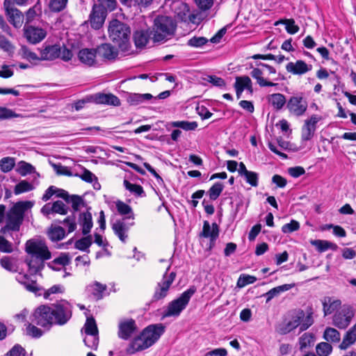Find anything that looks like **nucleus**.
<instances>
[{
	"mask_svg": "<svg viewBox=\"0 0 356 356\" xmlns=\"http://www.w3.org/2000/svg\"><path fill=\"white\" fill-rule=\"evenodd\" d=\"M313 314L314 309L312 306H308L305 311L301 309H295L291 312L290 318L278 324L275 330L278 334L284 335L299 327L300 332H303L314 324Z\"/></svg>",
	"mask_w": 356,
	"mask_h": 356,
	"instance_id": "1",
	"label": "nucleus"
},
{
	"mask_svg": "<svg viewBox=\"0 0 356 356\" xmlns=\"http://www.w3.org/2000/svg\"><path fill=\"white\" fill-rule=\"evenodd\" d=\"M108 37L122 51H128L131 47L129 26L118 19H113L108 27Z\"/></svg>",
	"mask_w": 356,
	"mask_h": 356,
	"instance_id": "2",
	"label": "nucleus"
},
{
	"mask_svg": "<svg viewBox=\"0 0 356 356\" xmlns=\"http://www.w3.org/2000/svg\"><path fill=\"white\" fill-rule=\"evenodd\" d=\"M176 24L171 17L157 16L152 26V40L154 42H165L174 36Z\"/></svg>",
	"mask_w": 356,
	"mask_h": 356,
	"instance_id": "3",
	"label": "nucleus"
},
{
	"mask_svg": "<svg viewBox=\"0 0 356 356\" xmlns=\"http://www.w3.org/2000/svg\"><path fill=\"white\" fill-rule=\"evenodd\" d=\"M40 51V58L41 60H54L60 58L64 61H69L73 57L72 51L65 45L60 44H44Z\"/></svg>",
	"mask_w": 356,
	"mask_h": 356,
	"instance_id": "4",
	"label": "nucleus"
},
{
	"mask_svg": "<svg viewBox=\"0 0 356 356\" xmlns=\"http://www.w3.org/2000/svg\"><path fill=\"white\" fill-rule=\"evenodd\" d=\"M29 201L18 202L6 213V223L11 227L12 232H19L23 223L24 212L32 207Z\"/></svg>",
	"mask_w": 356,
	"mask_h": 356,
	"instance_id": "5",
	"label": "nucleus"
},
{
	"mask_svg": "<svg viewBox=\"0 0 356 356\" xmlns=\"http://www.w3.org/2000/svg\"><path fill=\"white\" fill-rule=\"evenodd\" d=\"M195 291V287L191 286L183 292L178 298L169 302L167 309L163 313V317L179 316L181 312L186 307L190 299Z\"/></svg>",
	"mask_w": 356,
	"mask_h": 356,
	"instance_id": "6",
	"label": "nucleus"
},
{
	"mask_svg": "<svg viewBox=\"0 0 356 356\" xmlns=\"http://www.w3.org/2000/svg\"><path fill=\"white\" fill-rule=\"evenodd\" d=\"M51 307L54 324L63 325L72 318V307L68 302L61 300Z\"/></svg>",
	"mask_w": 356,
	"mask_h": 356,
	"instance_id": "7",
	"label": "nucleus"
},
{
	"mask_svg": "<svg viewBox=\"0 0 356 356\" xmlns=\"http://www.w3.org/2000/svg\"><path fill=\"white\" fill-rule=\"evenodd\" d=\"M25 251L31 257L48 260L51 257V254L46 243L42 241L30 239L26 241Z\"/></svg>",
	"mask_w": 356,
	"mask_h": 356,
	"instance_id": "8",
	"label": "nucleus"
},
{
	"mask_svg": "<svg viewBox=\"0 0 356 356\" xmlns=\"http://www.w3.org/2000/svg\"><path fill=\"white\" fill-rule=\"evenodd\" d=\"M355 312L349 305H343V307L335 312L332 317V325L341 330H345L350 324Z\"/></svg>",
	"mask_w": 356,
	"mask_h": 356,
	"instance_id": "9",
	"label": "nucleus"
},
{
	"mask_svg": "<svg viewBox=\"0 0 356 356\" xmlns=\"http://www.w3.org/2000/svg\"><path fill=\"white\" fill-rule=\"evenodd\" d=\"M52 314L51 307L40 305L34 311L32 322L39 326L49 328L54 325Z\"/></svg>",
	"mask_w": 356,
	"mask_h": 356,
	"instance_id": "10",
	"label": "nucleus"
},
{
	"mask_svg": "<svg viewBox=\"0 0 356 356\" xmlns=\"http://www.w3.org/2000/svg\"><path fill=\"white\" fill-rule=\"evenodd\" d=\"M170 268V266L168 267V271ZM176 277V273L175 272H171L169 275H167V272L163 276V278L161 282H158L155 291L153 295V300L154 301H157L164 298L167 294L168 291L174 282Z\"/></svg>",
	"mask_w": 356,
	"mask_h": 356,
	"instance_id": "11",
	"label": "nucleus"
},
{
	"mask_svg": "<svg viewBox=\"0 0 356 356\" xmlns=\"http://www.w3.org/2000/svg\"><path fill=\"white\" fill-rule=\"evenodd\" d=\"M307 99L302 93L291 97L286 103V107L290 113L296 116L302 115L307 111Z\"/></svg>",
	"mask_w": 356,
	"mask_h": 356,
	"instance_id": "12",
	"label": "nucleus"
},
{
	"mask_svg": "<svg viewBox=\"0 0 356 356\" xmlns=\"http://www.w3.org/2000/svg\"><path fill=\"white\" fill-rule=\"evenodd\" d=\"M3 7L8 22L15 28H20L24 19L23 13L14 7L12 0H4Z\"/></svg>",
	"mask_w": 356,
	"mask_h": 356,
	"instance_id": "13",
	"label": "nucleus"
},
{
	"mask_svg": "<svg viewBox=\"0 0 356 356\" xmlns=\"http://www.w3.org/2000/svg\"><path fill=\"white\" fill-rule=\"evenodd\" d=\"M165 332V326L162 323L152 324L146 327L141 332L145 343L150 346L154 344Z\"/></svg>",
	"mask_w": 356,
	"mask_h": 356,
	"instance_id": "14",
	"label": "nucleus"
},
{
	"mask_svg": "<svg viewBox=\"0 0 356 356\" xmlns=\"http://www.w3.org/2000/svg\"><path fill=\"white\" fill-rule=\"evenodd\" d=\"M134 225V220L129 222L127 218H122L113 222L111 227L115 234L124 243L128 239V232Z\"/></svg>",
	"mask_w": 356,
	"mask_h": 356,
	"instance_id": "15",
	"label": "nucleus"
},
{
	"mask_svg": "<svg viewBox=\"0 0 356 356\" xmlns=\"http://www.w3.org/2000/svg\"><path fill=\"white\" fill-rule=\"evenodd\" d=\"M106 15L107 11L105 10L102 6H97V4H95L92 7L88 19L90 26L95 30H98L102 28L105 22Z\"/></svg>",
	"mask_w": 356,
	"mask_h": 356,
	"instance_id": "16",
	"label": "nucleus"
},
{
	"mask_svg": "<svg viewBox=\"0 0 356 356\" xmlns=\"http://www.w3.org/2000/svg\"><path fill=\"white\" fill-rule=\"evenodd\" d=\"M138 330L136 321L132 318L120 321L118 325V337L124 340L129 339Z\"/></svg>",
	"mask_w": 356,
	"mask_h": 356,
	"instance_id": "17",
	"label": "nucleus"
},
{
	"mask_svg": "<svg viewBox=\"0 0 356 356\" xmlns=\"http://www.w3.org/2000/svg\"><path fill=\"white\" fill-rule=\"evenodd\" d=\"M24 35L29 43L35 44L46 37L47 31L42 28L26 25L24 27Z\"/></svg>",
	"mask_w": 356,
	"mask_h": 356,
	"instance_id": "18",
	"label": "nucleus"
},
{
	"mask_svg": "<svg viewBox=\"0 0 356 356\" xmlns=\"http://www.w3.org/2000/svg\"><path fill=\"white\" fill-rule=\"evenodd\" d=\"M219 232V226L216 222H213L211 225L207 220H205L203 223L202 231L200 233V236L209 238L210 240L209 248H212L215 245L216 239L218 238Z\"/></svg>",
	"mask_w": 356,
	"mask_h": 356,
	"instance_id": "19",
	"label": "nucleus"
},
{
	"mask_svg": "<svg viewBox=\"0 0 356 356\" xmlns=\"http://www.w3.org/2000/svg\"><path fill=\"white\" fill-rule=\"evenodd\" d=\"M97 52L96 49L83 48L79 50L78 58L79 61L88 66H93L97 64Z\"/></svg>",
	"mask_w": 356,
	"mask_h": 356,
	"instance_id": "20",
	"label": "nucleus"
},
{
	"mask_svg": "<svg viewBox=\"0 0 356 356\" xmlns=\"http://www.w3.org/2000/svg\"><path fill=\"white\" fill-rule=\"evenodd\" d=\"M97 56L104 60H113L118 56V50L109 43H104L96 48Z\"/></svg>",
	"mask_w": 356,
	"mask_h": 356,
	"instance_id": "21",
	"label": "nucleus"
},
{
	"mask_svg": "<svg viewBox=\"0 0 356 356\" xmlns=\"http://www.w3.org/2000/svg\"><path fill=\"white\" fill-rule=\"evenodd\" d=\"M92 102L99 104H108L112 106H120V99L113 94L96 93L91 97Z\"/></svg>",
	"mask_w": 356,
	"mask_h": 356,
	"instance_id": "22",
	"label": "nucleus"
},
{
	"mask_svg": "<svg viewBox=\"0 0 356 356\" xmlns=\"http://www.w3.org/2000/svg\"><path fill=\"white\" fill-rule=\"evenodd\" d=\"M312 68V65H307L302 60H298L296 63L290 62L286 65L287 72L298 75L304 74L309 72Z\"/></svg>",
	"mask_w": 356,
	"mask_h": 356,
	"instance_id": "23",
	"label": "nucleus"
},
{
	"mask_svg": "<svg viewBox=\"0 0 356 356\" xmlns=\"http://www.w3.org/2000/svg\"><path fill=\"white\" fill-rule=\"evenodd\" d=\"M149 347L150 346L148 343H145V340L140 333L131 341L126 351L128 355H133L136 352L145 350Z\"/></svg>",
	"mask_w": 356,
	"mask_h": 356,
	"instance_id": "24",
	"label": "nucleus"
},
{
	"mask_svg": "<svg viewBox=\"0 0 356 356\" xmlns=\"http://www.w3.org/2000/svg\"><path fill=\"white\" fill-rule=\"evenodd\" d=\"M152 32L149 29L144 31H136L134 33V41L137 48H143L149 42V40H152Z\"/></svg>",
	"mask_w": 356,
	"mask_h": 356,
	"instance_id": "25",
	"label": "nucleus"
},
{
	"mask_svg": "<svg viewBox=\"0 0 356 356\" xmlns=\"http://www.w3.org/2000/svg\"><path fill=\"white\" fill-rule=\"evenodd\" d=\"M324 316H326L332 314L341 306V301L339 299H333L331 297H325L322 301Z\"/></svg>",
	"mask_w": 356,
	"mask_h": 356,
	"instance_id": "26",
	"label": "nucleus"
},
{
	"mask_svg": "<svg viewBox=\"0 0 356 356\" xmlns=\"http://www.w3.org/2000/svg\"><path fill=\"white\" fill-rule=\"evenodd\" d=\"M356 342V323L351 327L344 334L343 340L339 345L341 350H346Z\"/></svg>",
	"mask_w": 356,
	"mask_h": 356,
	"instance_id": "27",
	"label": "nucleus"
},
{
	"mask_svg": "<svg viewBox=\"0 0 356 356\" xmlns=\"http://www.w3.org/2000/svg\"><path fill=\"white\" fill-rule=\"evenodd\" d=\"M45 259L31 257L26 259V263L29 266V272L31 275H35L40 272L44 267Z\"/></svg>",
	"mask_w": 356,
	"mask_h": 356,
	"instance_id": "28",
	"label": "nucleus"
},
{
	"mask_svg": "<svg viewBox=\"0 0 356 356\" xmlns=\"http://www.w3.org/2000/svg\"><path fill=\"white\" fill-rule=\"evenodd\" d=\"M65 195L64 197H62L66 203L71 204L74 211H78L80 210L81 207H84L85 202L82 197L78 195H70L67 191H65Z\"/></svg>",
	"mask_w": 356,
	"mask_h": 356,
	"instance_id": "29",
	"label": "nucleus"
},
{
	"mask_svg": "<svg viewBox=\"0 0 356 356\" xmlns=\"http://www.w3.org/2000/svg\"><path fill=\"white\" fill-rule=\"evenodd\" d=\"M79 223L81 226L82 234L87 235L92 227V214L89 211L83 212L79 215Z\"/></svg>",
	"mask_w": 356,
	"mask_h": 356,
	"instance_id": "30",
	"label": "nucleus"
},
{
	"mask_svg": "<svg viewBox=\"0 0 356 356\" xmlns=\"http://www.w3.org/2000/svg\"><path fill=\"white\" fill-rule=\"evenodd\" d=\"M115 206L119 214L122 216V218H127V220H134V213L131 207L121 200H118L115 202Z\"/></svg>",
	"mask_w": 356,
	"mask_h": 356,
	"instance_id": "31",
	"label": "nucleus"
},
{
	"mask_svg": "<svg viewBox=\"0 0 356 356\" xmlns=\"http://www.w3.org/2000/svg\"><path fill=\"white\" fill-rule=\"evenodd\" d=\"M153 98V96L149 93L138 94L130 93L127 98V102L131 106H137L145 101L149 100Z\"/></svg>",
	"mask_w": 356,
	"mask_h": 356,
	"instance_id": "32",
	"label": "nucleus"
},
{
	"mask_svg": "<svg viewBox=\"0 0 356 356\" xmlns=\"http://www.w3.org/2000/svg\"><path fill=\"white\" fill-rule=\"evenodd\" d=\"M315 341V335L311 332L304 333L298 339L300 350H304L313 346Z\"/></svg>",
	"mask_w": 356,
	"mask_h": 356,
	"instance_id": "33",
	"label": "nucleus"
},
{
	"mask_svg": "<svg viewBox=\"0 0 356 356\" xmlns=\"http://www.w3.org/2000/svg\"><path fill=\"white\" fill-rule=\"evenodd\" d=\"M47 235L51 241L56 242L64 238L65 231L60 226H51L47 231Z\"/></svg>",
	"mask_w": 356,
	"mask_h": 356,
	"instance_id": "34",
	"label": "nucleus"
},
{
	"mask_svg": "<svg viewBox=\"0 0 356 356\" xmlns=\"http://www.w3.org/2000/svg\"><path fill=\"white\" fill-rule=\"evenodd\" d=\"M311 244L315 246L319 252H325L328 249L336 250L338 248V246L336 243L328 241L313 240L311 241Z\"/></svg>",
	"mask_w": 356,
	"mask_h": 356,
	"instance_id": "35",
	"label": "nucleus"
},
{
	"mask_svg": "<svg viewBox=\"0 0 356 356\" xmlns=\"http://www.w3.org/2000/svg\"><path fill=\"white\" fill-rule=\"evenodd\" d=\"M291 284H283L275 288H273L263 296L266 297V302H270L274 297L279 296L282 292L289 291L293 287Z\"/></svg>",
	"mask_w": 356,
	"mask_h": 356,
	"instance_id": "36",
	"label": "nucleus"
},
{
	"mask_svg": "<svg viewBox=\"0 0 356 356\" xmlns=\"http://www.w3.org/2000/svg\"><path fill=\"white\" fill-rule=\"evenodd\" d=\"M323 339L329 343H339L341 340L340 332L335 328L327 327L323 332Z\"/></svg>",
	"mask_w": 356,
	"mask_h": 356,
	"instance_id": "37",
	"label": "nucleus"
},
{
	"mask_svg": "<svg viewBox=\"0 0 356 356\" xmlns=\"http://www.w3.org/2000/svg\"><path fill=\"white\" fill-rule=\"evenodd\" d=\"M250 75L252 78L257 80V83L261 86V87H266V86H275L277 85V83H274L270 81H268L263 77V72L259 68H254L251 72Z\"/></svg>",
	"mask_w": 356,
	"mask_h": 356,
	"instance_id": "38",
	"label": "nucleus"
},
{
	"mask_svg": "<svg viewBox=\"0 0 356 356\" xmlns=\"http://www.w3.org/2000/svg\"><path fill=\"white\" fill-rule=\"evenodd\" d=\"M269 102L277 110H280L286 103V98L281 93H275L270 95L268 97Z\"/></svg>",
	"mask_w": 356,
	"mask_h": 356,
	"instance_id": "39",
	"label": "nucleus"
},
{
	"mask_svg": "<svg viewBox=\"0 0 356 356\" xmlns=\"http://www.w3.org/2000/svg\"><path fill=\"white\" fill-rule=\"evenodd\" d=\"M54 195H56L58 197H64L65 195V190L58 188L54 186H49L45 193L43 195L42 200L44 202L49 200Z\"/></svg>",
	"mask_w": 356,
	"mask_h": 356,
	"instance_id": "40",
	"label": "nucleus"
},
{
	"mask_svg": "<svg viewBox=\"0 0 356 356\" xmlns=\"http://www.w3.org/2000/svg\"><path fill=\"white\" fill-rule=\"evenodd\" d=\"M123 184L129 192L140 197L145 195V191L140 185L131 184L127 179L124 180Z\"/></svg>",
	"mask_w": 356,
	"mask_h": 356,
	"instance_id": "41",
	"label": "nucleus"
},
{
	"mask_svg": "<svg viewBox=\"0 0 356 356\" xmlns=\"http://www.w3.org/2000/svg\"><path fill=\"white\" fill-rule=\"evenodd\" d=\"M171 125L173 127L181 128L185 131H193L197 127L196 122L188 121H175L171 122Z\"/></svg>",
	"mask_w": 356,
	"mask_h": 356,
	"instance_id": "42",
	"label": "nucleus"
},
{
	"mask_svg": "<svg viewBox=\"0 0 356 356\" xmlns=\"http://www.w3.org/2000/svg\"><path fill=\"white\" fill-rule=\"evenodd\" d=\"M42 13V8L40 3H35L32 8H29L26 13V22L29 23L32 22L35 16L40 15Z\"/></svg>",
	"mask_w": 356,
	"mask_h": 356,
	"instance_id": "43",
	"label": "nucleus"
},
{
	"mask_svg": "<svg viewBox=\"0 0 356 356\" xmlns=\"http://www.w3.org/2000/svg\"><path fill=\"white\" fill-rule=\"evenodd\" d=\"M68 0H49V9L54 13L63 10L67 4Z\"/></svg>",
	"mask_w": 356,
	"mask_h": 356,
	"instance_id": "44",
	"label": "nucleus"
},
{
	"mask_svg": "<svg viewBox=\"0 0 356 356\" xmlns=\"http://www.w3.org/2000/svg\"><path fill=\"white\" fill-rule=\"evenodd\" d=\"M224 188V185L220 182L215 183L209 190L208 193L211 200H216L220 195Z\"/></svg>",
	"mask_w": 356,
	"mask_h": 356,
	"instance_id": "45",
	"label": "nucleus"
},
{
	"mask_svg": "<svg viewBox=\"0 0 356 356\" xmlns=\"http://www.w3.org/2000/svg\"><path fill=\"white\" fill-rule=\"evenodd\" d=\"M85 333L88 334H98V329L95 320L92 318H88L83 327Z\"/></svg>",
	"mask_w": 356,
	"mask_h": 356,
	"instance_id": "46",
	"label": "nucleus"
},
{
	"mask_svg": "<svg viewBox=\"0 0 356 356\" xmlns=\"http://www.w3.org/2000/svg\"><path fill=\"white\" fill-rule=\"evenodd\" d=\"M209 40L202 36H193L187 42V45L194 48H200L207 44Z\"/></svg>",
	"mask_w": 356,
	"mask_h": 356,
	"instance_id": "47",
	"label": "nucleus"
},
{
	"mask_svg": "<svg viewBox=\"0 0 356 356\" xmlns=\"http://www.w3.org/2000/svg\"><path fill=\"white\" fill-rule=\"evenodd\" d=\"M316 353L319 356H328L332 350V346L328 342H321L316 347Z\"/></svg>",
	"mask_w": 356,
	"mask_h": 356,
	"instance_id": "48",
	"label": "nucleus"
},
{
	"mask_svg": "<svg viewBox=\"0 0 356 356\" xmlns=\"http://www.w3.org/2000/svg\"><path fill=\"white\" fill-rule=\"evenodd\" d=\"M92 244L91 235L86 236L75 243V248L78 250L84 251L86 250Z\"/></svg>",
	"mask_w": 356,
	"mask_h": 356,
	"instance_id": "49",
	"label": "nucleus"
},
{
	"mask_svg": "<svg viewBox=\"0 0 356 356\" xmlns=\"http://www.w3.org/2000/svg\"><path fill=\"white\" fill-rule=\"evenodd\" d=\"M20 53L22 57L25 58L29 61L31 60H41L40 58V56H38L35 52L31 51L28 47L26 46H22L20 49Z\"/></svg>",
	"mask_w": 356,
	"mask_h": 356,
	"instance_id": "50",
	"label": "nucleus"
},
{
	"mask_svg": "<svg viewBox=\"0 0 356 356\" xmlns=\"http://www.w3.org/2000/svg\"><path fill=\"white\" fill-rule=\"evenodd\" d=\"M15 166V159L11 157H5L0 161V168L3 172H10Z\"/></svg>",
	"mask_w": 356,
	"mask_h": 356,
	"instance_id": "51",
	"label": "nucleus"
},
{
	"mask_svg": "<svg viewBox=\"0 0 356 356\" xmlns=\"http://www.w3.org/2000/svg\"><path fill=\"white\" fill-rule=\"evenodd\" d=\"M33 187L31 184L26 181H21L19 184H17L14 189V192L16 195L28 192L33 190Z\"/></svg>",
	"mask_w": 356,
	"mask_h": 356,
	"instance_id": "52",
	"label": "nucleus"
},
{
	"mask_svg": "<svg viewBox=\"0 0 356 356\" xmlns=\"http://www.w3.org/2000/svg\"><path fill=\"white\" fill-rule=\"evenodd\" d=\"M51 208L54 213H59L60 215H66L68 212L69 208L60 200H57L51 204Z\"/></svg>",
	"mask_w": 356,
	"mask_h": 356,
	"instance_id": "53",
	"label": "nucleus"
},
{
	"mask_svg": "<svg viewBox=\"0 0 356 356\" xmlns=\"http://www.w3.org/2000/svg\"><path fill=\"white\" fill-rule=\"evenodd\" d=\"M257 278L249 275H241L237 281V286L239 288L244 287L247 284H253L256 282Z\"/></svg>",
	"mask_w": 356,
	"mask_h": 356,
	"instance_id": "54",
	"label": "nucleus"
},
{
	"mask_svg": "<svg viewBox=\"0 0 356 356\" xmlns=\"http://www.w3.org/2000/svg\"><path fill=\"white\" fill-rule=\"evenodd\" d=\"M0 264L3 268L8 271L15 272L17 270V266L13 264L10 257H3L1 259Z\"/></svg>",
	"mask_w": 356,
	"mask_h": 356,
	"instance_id": "55",
	"label": "nucleus"
},
{
	"mask_svg": "<svg viewBox=\"0 0 356 356\" xmlns=\"http://www.w3.org/2000/svg\"><path fill=\"white\" fill-rule=\"evenodd\" d=\"M83 341L88 347L96 350L99 343L98 334H88Z\"/></svg>",
	"mask_w": 356,
	"mask_h": 356,
	"instance_id": "56",
	"label": "nucleus"
},
{
	"mask_svg": "<svg viewBox=\"0 0 356 356\" xmlns=\"http://www.w3.org/2000/svg\"><path fill=\"white\" fill-rule=\"evenodd\" d=\"M13 67H15V65H2L0 68V77L3 79H8L13 76L14 74V71L13 70Z\"/></svg>",
	"mask_w": 356,
	"mask_h": 356,
	"instance_id": "57",
	"label": "nucleus"
},
{
	"mask_svg": "<svg viewBox=\"0 0 356 356\" xmlns=\"http://www.w3.org/2000/svg\"><path fill=\"white\" fill-rule=\"evenodd\" d=\"M316 129L314 127H311L310 125H305L302 127V139L303 140H309L313 137Z\"/></svg>",
	"mask_w": 356,
	"mask_h": 356,
	"instance_id": "58",
	"label": "nucleus"
},
{
	"mask_svg": "<svg viewBox=\"0 0 356 356\" xmlns=\"http://www.w3.org/2000/svg\"><path fill=\"white\" fill-rule=\"evenodd\" d=\"M0 251L6 253H11L13 251V244L0 235Z\"/></svg>",
	"mask_w": 356,
	"mask_h": 356,
	"instance_id": "59",
	"label": "nucleus"
},
{
	"mask_svg": "<svg viewBox=\"0 0 356 356\" xmlns=\"http://www.w3.org/2000/svg\"><path fill=\"white\" fill-rule=\"evenodd\" d=\"M252 81L248 76H238L236 78L234 88H241L244 90Z\"/></svg>",
	"mask_w": 356,
	"mask_h": 356,
	"instance_id": "60",
	"label": "nucleus"
},
{
	"mask_svg": "<svg viewBox=\"0 0 356 356\" xmlns=\"http://www.w3.org/2000/svg\"><path fill=\"white\" fill-rule=\"evenodd\" d=\"M283 23L286 25V30L289 34H295L298 32L300 28L298 25H296L293 19H285Z\"/></svg>",
	"mask_w": 356,
	"mask_h": 356,
	"instance_id": "61",
	"label": "nucleus"
},
{
	"mask_svg": "<svg viewBox=\"0 0 356 356\" xmlns=\"http://www.w3.org/2000/svg\"><path fill=\"white\" fill-rule=\"evenodd\" d=\"M300 228V224L298 221L292 220L289 223L285 224L282 227V232L285 234L291 233Z\"/></svg>",
	"mask_w": 356,
	"mask_h": 356,
	"instance_id": "62",
	"label": "nucleus"
},
{
	"mask_svg": "<svg viewBox=\"0 0 356 356\" xmlns=\"http://www.w3.org/2000/svg\"><path fill=\"white\" fill-rule=\"evenodd\" d=\"M204 80L207 81V82L211 83L212 85L215 86H225V82L224 79L220 77H218L215 75H207V77L204 78Z\"/></svg>",
	"mask_w": 356,
	"mask_h": 356,
	"instance_id": "63",
	"label": "nucleus"
},
{
	"mask_svg": "<svg viewBox=\"0 0 356 356\" xmlns=\"http://www.w3.org/2000/svg\"><path fill=\"white\" fill-rule=\"evenodd\" d=\"M25 350L19 345H15L5 356H25Z\"/></svg>",
	"mask_w": 356,
	"mask_h": 356,
	"instance_id": "64",
	"label": "nucleus"
}]
</instances>
